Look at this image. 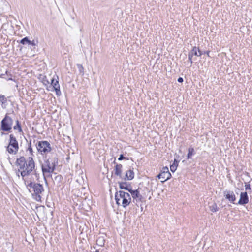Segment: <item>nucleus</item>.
I'll list each match as a JSON object with an SVG mask.
<instances>
[{"mask_svg": "<svg viewBox=\"0 0 252 252\" xmlns=\"http://www.w3.org/2000/svg\"><path fill=\"white\" fill-rule=\"evenodd\" d=\"M191 53H192L193 56L200 57L202 54V52L200 51L199 48L195 46L193 47V48L191 50Z\"/></svg>", "mask_w": 252, "mask_h": 252, "instance_id": "nucleus-15", "label": "nucleus"}, {"mask_svg": "<svg viewBox=\"0 0 252 252\" xmlns=\"http://www.w3.org/2000/svg\"><path fill=\"white\" fill-rule=\"evenodd\" d=\"M168 172H170L169 171L168 168L167 166L163 167L162 168V169L161 170V173H168Z\"/></svg>", "mask_w": 252, "mask_h": 252, "instance_id": "nucleus-28", "label": "nucleus"}, {"mask_svg": "<svg viewBox=\"0 0 252 252\" xmlns=\"http://www.w3.org/2000/svg\"><path fill=\"white\" fill-rule=\"evenodd\" d=\"M55 169V162H51L49 159L45 161L44 165H42V171L43 174L51 173L54 172Z\"/></svg>", "mask_w": 252, "mask_h": 252, "instance_id": "nucleus-7", "label": "nucleus"}, {"mask_svg": "<svg viewBox=\"0 0 252 252\" xmlns=\"http://www.w3.org/2000/svg\"><path fill=\"white\" fill-rule=\"evenodd\" d=\"M28 45H31V46H32L33 47H34L35 46V43L34 42V41L33 40V41H31L29 40V42L28 43Z\"/></svg>", "mask_w": 252, "mask_h": 252, "instance_id": "nucleus-30", "label": "nucleus"}, {"mask_svg": "<svg viewBox=\"0 0 252 252\" xmlns=\"http://www.w3.org/2000/svg\"><path fill=\"white\" fill-rule=\"evenodd\" d=\"M119 188L122 189L127 190L129 192V189H131L130 185H128L126 182H118Z\"/></svg>", "mask_w": 252, "mask_h": 252, "instance_id": "nucleus-14", "label": "nucleus"}, {"mask_svg": "<svg viewBox=\"0 0 252 252\" xmlns=\"http://www.w3.org/2000/svg\"><path fill=\"white\" fill-rule=\"evenodd\" d=\"M16 125L13 127V129L15 130H18L19 132H22V129L20 122L17 120L16 121Z\"/></svg>", "mask_w": 252, "mask_h": 252, "instance_id": "nucleus-18", "label": "nucleus"}, {"mask_svg": "<svg viewBox=\"0 0 252 252\" xmlns=\"http://www.w3.org/2000/svg\"><path fill=\"white\" fill-rule=\"evenodd\" d=\"M27 187L32 189L33 193L32 195L34 199L37 201H41V194L44 191L42 185L31 182L28 184Z\"/></svg>", "mask_w": 252, "mask_h": 252, "instance_id": "nucleus-3", "label": "nucleus"}, {"mask_svg": "<svg viewBox=\"0 0 252 252\" xmlns=\"http://www.w3.org/2000/svg\"><path fill=\"white\" fill-rule=\"evenodd\" d=\"M38 151L41 154H45L51 151V145L47 141H39L36 144Z\"/></svg>", "mask_w": 252, "mask_h": 252, "instance_id": "nucleus-6", "label": "nucleus"}, {"mask_svg": "<svg viewBox=\"0 0 252 252\" xmlns=\"http://www.w3.org/2000/svg\"><path fill=\"white\" fill-rule=\"evenodd\" d=\"M5 74H1L0 75V78H5Z\"/></svg>", "mask_w": 252, "mask_h": 252, "instance_id": "nucleus-34", "label": "nucleus"}, {"mask_svg": "<svg viewBox=\"0 0 252 252\" xmlns=\"http://www.w3.org/2000/svg\"><path fill=\"white\" fill-rule=\"evenodd\" d=\"M16 164L19 167L18 171L22 178L30 175L35 168V163L32 157H29L27 160L24 157H20L17 159Z\"/></svg>", "mask_w": 252, "mask_h": 252, "instance_id": "nucleus-1", "label": "nucleus"}, {"mask_svg": "<svg viewBox=\"0 0 252 252\" xmlns=\"http://www.w3.org/2000/svg\"><path fill=\"white\" fill-rule=\"evenodd\" d=\"M224 195L226 199L234 204V201L236 200V197L233 191L226 190L224 191Z\"/></svg>", "mask_w": 252, "mask_h": 252, "instance_id": "nucleus-10", "label": "nucleus"}, {"mask_svg": "<svg viewBox=\"0 0 252 252\" xmlns=\"http://www.w3.org/2000/svg\"><path fill=\"white\" fill-rule=\"evenodd\" d=\"M19 149L18 142L13 134L9 135V142L7 147V151L10 154H15Z\"/></svg>", "mask_w": 252, "mask_h": 252, "instance_id": "nucleus-4", "label": "nucleus"}, {"mask_svg": "<svg viewBox=\"0 0 252 252\" xmlns=\"http://www.w3.org/2000/svg\"><path fill=\"white\" fill-rule=\"evenodd\" d=\"M28 150L30 152V154L32 155L33 154V150H32V146H31V141H30V143H29V147H28Z\"/></svg>", "mask_w": 252, "mask_h": 252, "instance_id": "nucleus-27", "label": "nucleus"}, {"mask_svg": "<svg viewBox=\"0 0 252 252\" xmlns=\"http://www.w3.org/2000/svg\"><path fill=\"white\" fill-rule=\"evenodd\" d=\"M249 202V197L247 192H242L238 204L245 205Z\"/></svg>", "mask_w": 252, "mask_h": 252, "instance_id": "nucleus-9", "label": "nucleus"}, {"mask_svg": "<svg viewBox=\"0 0 252 252\" xmlns=\"http://www.w3.org/2000/svg\"><path fill=\"white\" fill-rule=\"evenodd\" d=\"M125 158H126L123 156V155L121 154L120 155V157L118 158V160H123L124 159H125Z\"/></svg>", "mask_w": 252, "mask_h": 252, "instance_id": "nucleus-31", "label": "nucleus"}, {"mask_svg": "<svg viewBox=\"0 0 252 252\" xmlns=\"http://www.w3.org/2000/svg\"><path fill=\"white\" fill-rule=\"evenodd\" d=\"M77 66L78 69V71L80 74L83 76L84 75V68L81 64H77Z\"/></svg>", "mask_w": 252, "mask_h": 252, "instance_id": "nucleus-21", "label": "nucleus"}, {"mask_svg": "<svg viewBox=\"0 0 252 252\" xmlns=\"http://www.w3.org/2000/svg\"><path fill=\"white\" fill-rule=\"evenodd\" d=\"M97 243H99V245L101 246H102L104 245V240L99 238L98 240H97Z\"/></svg>", "mask_w": 252, "mask_h": 252, "instance_id": "nucleus-25", "label": "nucleus"}, {"mask_svg": "<svg viewBox=\"0 0 252 252\" xmlns=\"http://www.w3.org/2000/svg\"><path fill=\"white\" fill-rule=\"evenodd\" d=\"M99 252V251L98 250H96L95 252Z\"/></svg>", "mask_w": 252, "mask_h": 252, "instance_id": "nucleus-37", "label": "nucleus"}, {"mask_svg": "<svg viewBox=\"0 0 252 252\" xmlns=\"http://www.w3.org/2000/svg\"><path fill=\"white\" fill-rule=\"evenodd\" d=\"M29 42V39L28 37H25L23 38V39H22L20 40V43L21 44H22L23 45L28 44Z\"/></svg>", "mask_w": 252, "mask_h": 252, "instance_id": "nucleus-22", "label": "nucleus"}, {"mask_svg": "<svg viewBox=\"0 0 252 252\" xmlns=\"http://www.w3.org/2000/svg\"><path fill=\"white\" fill-rule=\"evenodd\" d=\"M6 74H7V77L5 78V79H6L7 80H12V79L11 77H8V72L7 71H6Z\"/></svg>", "mask_w": 252, "mask_h": 252, "instance_id": "nucleus-32", "label": "nucleus"}, {"mask_svg": "<svg viewBox=\"0 0 252 252\" xmlns=\"http://www.w3.org/2000/svg\"><path fill=\"white\" fill-rule=\"evenodd\" d=\"M13 123L12 119L8 116V114H6L1 122L0 130L3 131L10 132L12 129Z\"/></svg>", "mask_w": 252, "mask_h": 252, "instance_id": "nucleus-5", "label": "nucleus"}, {"mask_svg": "<svg viewBox=\"0 0 252 252\" xmlns=\"http://www.w3.org/2000/svg\"><path fill=\"white\" fill-rule=\"evenodd\" d=\"M210 210L213 212H217L218 210V208L217 207V205L216 203H213L212 205L210 206Z\"/></svg>", "mask_w": 252, "mask_h": 252, "instance_id": "nucleus-20", "label": "nucleus"}, {"mask_svg": "<svg viewBox=\"0 0 252 252\" xmlns=\"http://www.w3.org/2000/svg\"><path fill=\"white\" fill-rule=\"evenodd\" d=\"M56 77L57 78V79H58V76H56Z\"/></svg>", "mask_w": 252, "mask_h": 252, "instance_id": "nucleus-38", "label": "nucleus"}, {"mask_svg": "<svg viewBox=\"0 0 252 252\" xmlns=\"http://www.w3.org/2000/svg\"><path fill=\"white\" fill-rule=\"evenodd\" d=\"M178 161L175 159L173 164L170 165V170L172 172H174L176 170L178 166Z\"/></svg>", "mask_w": 252, "mask_h": 252, "instance_id": "nucleus-19", "label": "nucleus"}, {"mask_svg": "<svg viewBox=\"0 0 252 252\" xmlns=\"http://www.w3.org/2000/svg\"><path fill=\"white\" fill-rule=\"evenodd\" d=\"M195 154V151L193 148L190 147L188 149V153L187 154V159H191L192 156Z\"/></svg>", "mask_w": 252, "mask_h": 252, "instance_id": "nucleus-17", "label": "nucleus"}, {"mask_svg": "<svg viewBox=\"0 0 252 252\" xmlns=\"http://www.w3.org/2000/svg\"><path fill=\"white\" fill-rule=\"evenodd\" d=\"M129 192L131 193V196L133 198V201L135 200L137 202L141 201L143 197L140 193V191L138 189L132 190L129 189Z\"/></svg>", "mask_w": 252, "mask_h": 252, "instance_id": "nucleus-8", "label": "nucleus"}, {"mask_svg": "<svg viewBox=\"0 0 252 252\" xmlns=\"http://www.w3.org/2000/svg\"><path fill=\"white\" fill-rule=\"evenodd\" d=\"M0 101L2 104H4L7 102V98L4 95H0Z\"/></svg>", "mask_w": 252, "mask_h": 252, "instance_id": "nucleus-24", "label": "nucleus"}, {"mask_svg": "<svg viewBox=\"0 0 252 252\" xmlns=\"http://www.w3.org/2000/svg\"><path fill=\"white\" fill-rule=\"evenodd\" d=\"M245 188L246 190H251V187L250 184L245 183Z\"/></svg>", "mask_w": 252, "mask_h": 252, "instance_id": "nucleus-29", "label": "nucleus"}, {"mask_svg": "<svg viewBox=\"0 0 252 252\" xmlns=\"http://www.w3.org/2000/svg\"><path fill=\"white\" fill-rule=\"evenodd\" d=\"M209 51H205L204 52V54H206L208 56H209Z\"/></svg>", "mask_w": 252, "mask_h": 252, "instance_id": "nucleus-35", "label": "nucleus"}, {"mask_svg": "<svg viewBox=\"0 0 252 252\" xmlns=\"http://www.w3.org/2000/svg\"><path fill=\"white\" fill-rule=\"evenodd\" d=\"M193 55L192 54V53H191V51L189 53V54H188V59H189V60L190 62V66L191 65V64H192V57H193Z\"/></svg>", "mask_w": 252, "mask_h": 252, "instance_id": "nucleus-23", "label": "nucleus"}, {"mask_svg": "<svg viewBox=\"0 0 252 252\" xmlns=\"http://www.w3.org/2000/svg\"><path fill=\"white\" fill-rule=\"evenodd\" d=\"M56 179H58L59 178V179H60L61 178V175H59V176H57L56 177Z\"/></svg>", "mask_w": 252, "mask_h": 252, "instance_id": "nucleus-36", "label": "nucleus"}, {"mask_svg": "<svg viewBox=\"0 0 252 252\" xmlns=\"http://www.w3.org/2000/svg\"><path fill=\"white\" fill-rule=\"evenodd\" d=\"M159 179L161 180V182L163 183L167 180H169L171 177V174L170 172L168 173H160L158 176Z\"/></svg>", "mask_w": 252, "mask_h": 252, "instance_id": "nucleus-11", "label": "nucleus"}, {"mask_svg": "<svg viewBox=\"0 0 252 252\" xmlns=\"http://www.w3.org/2000/svg\"><path fill=\"white\" fill-rule=\"evenodd\" d=\"M122 165L120 164H117L115 166V174L119 176L122 179L123 177L122 175Z\"/></svg>", "mask_w": 252, "mask_h": 252, "instance_id": "nucleus-13", "label": "nucleus"}, {"mask_svg": "<svg viewBox=\"0 0 252 252\" xmlns=\"http://www.w3.org/2000/svg\"><path fill=\"white\" fill-rule=\"evenodd\" d=\"M54 90L56 91V94L57 96H60L61 95V92L60 91V87L58 88H56V89H54Z\"/></svg>", "mask_w": 252, "mask_h": 252, "instance_id": "nucleus-26", "label": "nucleus"}, {"mask_svg": "<svg viewBox=\"0 0 252 252\" xmlns=\"http://www.w3.org/2000/svg\"><path fill=\"white\" fill-rule=\"evenodd\" d=\"M55 76H54V77H53V78L51 79V84L53 86L54 90L56 89V88H60V85L59 83V81L57 79L55 78Z\"/></svg>", "mask_w": 252, "mask_h": 252, "instance_id": "nucleus-16", "label": "nucleus"}, {"mask_svg": "<svg viewBox=\"0 0 252 252\" xmlns=\"http://www.w3.org/2000/svg\"><path fill=\"white\" fill-rule=\"evenodd\" d=\"M134 177V173L133 169H129L127 171L125 176L123 177L122 179L125 180H131Z\"/></svg>", "mask_w": 252, "mask_h": 252, "instance_id": "nucleus-12", "label": "nucleus"}, {"mask_svg": "<svg viewBox=\"0 0 252 252\" xmlns=\"http://www.w3.org/2000/svg\"><path fill=\"white\" fill-rule=\"evenodd\" d=\"M115 199L116 204L118 206L122 205L124 208H126L128 206L131 201V198L130 194L128 192L122 190H120L116 192Z\"/></svg>", "mask_w": 252, "mask_h": 252, "instance_id": "nucleus-2", "label": "nucleus"}, {"mask_svg": "<svg viewBox=\"0 0 252 252\" xmlns=\"http://www.w3.org/2000/svg\"><path fill=\"white\" fill-rule=\"evenodd\" d=\"M177 81L178 82L182 83L183 82V78L182 77H179Z\"/></svg>", "mask_w": 252, "mask_h": 252, "instance_id": "nucleus-33", "label": "nucleus"}]
</instances>
